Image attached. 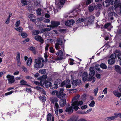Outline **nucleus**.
I'll use <instances>...</instances> for the list:
<instances>
[{"label":"nucleus","mask_w":121,"mask_h":121,"mask_svg":"<svg viewBox=\"0 0 121 121\" xmlns=\"http://www.w3.org/2000/svg\"><path fill=\"white\" fill-rule=\"evenodd\" d=\"M80 97V95L79 94L76 95L72 99L73 103L72 104V107L75 110L77 111L79 108L78 106L81 105L82 104L83 102L82 101H78L77 100Z\"/></svg>","instance_id":"f257e3e1"},{"label":"nucleus","mask_w":121,"mask_h":121,"mask_svg":"<svg viewBox=\"0 0 121 121\" xmlns=\"http://www.w3.org/2000/svg\"><path fill=\"white\" fill-rule=\"evenodd\" d=\"M64 91V89L61 88L60 89L59 91L55 90L52 92V94L53 95H56L58 98L61 99L66 97V95L63 93Z\"/></svg>","instance_id":"f03ea898"},{"label":"nucleus","mask_w":121,"mask_h":121,"mask_svg":"<svg viewBox=\"0 0 121 121\" xmlns=\"http://www.w3.org/2000/svg\"><path fill=\"white\" fill-rule=\"evenodd\" d=\"M44 60L42 58H38L35 60V64L34 65L35 68H39L42 67L44 65L43 62Z\"/></svg>","instance_id":"7ed1b4c3"},{"label":"nucleus","mask_w":121,"mask_h":121,"mask_svg":"<svg viewBox=\"0 0 121 121\" xmlns=\"http://www.w3.org/2000/svg\"><path fill=\"white\" fill-rule=\"evenodd\" d=\"M56 43L55 44V47L57 50L60 49V47L62 48L64 50V46L63 44L62 39L61 38H59L56 40Z\"/></svg>","instance_id":"20e7f679"},{"label":"nucleus","mask_w":121,"mask_h":121,"mask_svg":"<svg viewBox=\"0 0 121 121\" xmlns=\"http://www.w3.org/2000/svg\"><path fill=\"white\" fill-rule=\"evenodd\" d=\"M117 0H110V2H109L107 0H106L105 2L106 3L111 4L112 5L114 4H115V8L117 7H119L121 8V3H118L117 2Z\"/></svg>","instance_id":"39448f33"},{"label":"nucleus","mask_w":121,"mask_h":121,"mask_svg":"<svg viewBox=\"0 0 121 121\" xmlns=\"http://www.w3.org/2000/svg\"><path fill=\"white\" fill-rule=\"evenodd\" d=\"M70 81L68 79L63 82L61 83V86H65L67 88H70L71 87L70 84Z\"/></svg>","instance_id":"423d86ee"},{"label":"nucleus","mask_w":121,"mask_h":121,"mask_svg":"<svg viewBox=\"0 0 121 121\" xmlns=\"http://www.w3.org/2000/svg\"><path fill=\"white\" fill-rule=\"evenodd\" d=\"M47 78V76L46 75L43 76L40 78V86L42 87L43 86V85L45 84V83L47 81L46 79Z\"/></svg>","instance_id":"0eeeda50"},{"label":"nucleus","mask_w":121,"mask_h":121,"mask_svg":"<svg viewBox=\"0 0 121 121\" xmlns=\"http://www.w3.org/2000/svg\"><path fill=\"white\" fill-rule=\"evenodd\" d=\"M72 84L73 87L75 88L78 84L80 85L81 84V81L79 79L77 80H74L72 81Z\"/></svg>","instance_id":"6e6552de"},{"label":"nucleus","mask_w":121,"mask_h":121,"mask_svg":"<svg viewBox=\"0 0 121 121\" xmlns=\"http://www.w3.org/2000/svg\"><path fill=\"white\" fill-rule=\"evenodd\" d=\"M6 77L7 78L9 83H12L15 81L14 77L13 76L8 74L6 76Z\"/></svg>","instance_id":"1a4fd4ad"},{"label":"nucleus","mask_w":121,"mask_h":121,"mask_svg":"<svg viewBox=\"0 0 121 121\" xmlns=\"http://www.w3.org/2000/svg\"><path fill=\"white\" fill-rule=\"evenodd\" d=\"M63 52L61 50H60L57 53H56V54L58 56H59L57 58V59L58 60H62L63 59L62 56L63 55Z\"/></svg>","instance_id":"9d476101"},{"label":"nucleus","mask_w":121,"mask_h":121,"mask_svg":"<svg viewBox=\"0 0 121 121\" xmlns=\"http://www.w3.org/2000/svg\"><path fill=\"white\" fill-rule=\"evenodd\" d=\"M75 22L73 20H71L65 22V25L69 27L70 25H73Z\"/></svg>","instance_id":"9b49d317"},{"label":"nucleus","mask_w":121,"mask_h":121,"mask_svg":"<svg viewBox=\"0 0 121 121\" xmlns=\"http://www.w3.org/2000/svg\"><path fill=\"white\" fill-rule=\"evenodd\" d=\"M90 72L89 73V74L90 77H93L95 74V72L94 70V68L92 67H91L90 68Z\"/></svg>","instance_id":"f8f14e48"},{"label":"nucleus","mask_w":121,"mask_h":121,"mask_svg":"<svg viewBox=\"0 0 121 121\" xmlns=\"http://www.w3.org/2000/svg\"><path fill=\"white\" fill-rule=\"evenodd\" d=\"M51 26L52 27H57L60 24V23L59 22L52 21L51 22Z\"/></svg>","instance_id":"ddd939ff"},{"label":"nucleus","mask_w":121,"mask_h":121,"mask_svg":"<svg viewBox=\"0 0 121 121\" xmlns=\"http://www.w3.org/2000/svg\"><path fill=\"white\" fill-rule=\"evenodd\" d=\"M95 17L93 16H91L89 18H88L86 19V21L88 23L91 24L93 21V19L95 18Z\"/></svg>","instance_id":"4468645a"},{"label":"nucleus","mask_w":121,"mask_h":121,"mask_svg":"<svg viewBox=\"0 0 121 121\" xmlns=\"http://www.w3.org/2000/svg\"><path fill=\"white\" fill-rule=\"evenodd\" d=\"M35 39L37 41H39L41 43H43V40L42 38L39 35H37L34 37Z\"/></svg>","instance_id":"2eb2a0df"},{"label":"nucleus","mask_w":121,"mask_h":121,"mask_svg":"<svg viewBox=\"0 0 121 121\" xmlns=\"http://www.w3.org/2000/svg\"><path fill=\"white\" fill-rule=\"evenodd\" d=\"M65 98H62L61 99H63L59 101V104L60 106L63 107L66 104V99Z\"/></svg>","instance_id":"dca6fc26"},{"label":"nucleus","mask_w":121,"mask_h":121,"mask_svg":"<svg viewBox=\"0 0 121 121\" xmlns=\"http://www.w3.org/2000/svg\"><path fill=\"white\" fill-rule=\"evenodd\" d=\"M20 53L19 52H18L17 55L16 59L17 61V65L18 66L20 65L21 62L20 60Z\"/></svg>","instance_id":"f3484780"},{"label":"nucleus","mask_w":121,"mask_h":121,"mask_svg":"<svg viewBox=\"0 0 121 121\" xmlns=\"http://www.w3.org/2000/svg\"><path fill=\"white\" fill-rule=\"evenodd\" d=\"M50 100L51 102L53 104L57 102L58 101L57 99V98L54 97H52L50 98Z\"/></svg>","instance_id":"a211bd4d"},{"label":"nucleus","mask_w":121,"mask_h":121,"mask_svg":"<svg viewBox=\"0 0 121 121\" xmlns=\"http://www.w3.org/2000/svg\"><path fill=\"white\" fill-rule=\"evenodd\" d=\"M87 73L86 72H84L82 75V78L83 81H86L87 78Z\"/></svg>","instance_id":"6ab92c4d"},{"label":"nucleus","mask_w":121,"mask_h":121,"mask_svg":"<svg viewBox=\"0 0 121 121\" xmlns=\"http://www.w3.org/2000/svg\"><path fill=\"white\" fill-rule=\"evenodd\" d=\"M113 93L116 96L120 97L121 96V93L118 92L117 91H113Z\"/></svg>","instance_id":"aec40b11"},{"label":"nucleus","mask_w":121,"mask_h":121,"mask_svg":"<svg viewBox=\"0 0 121 121\" xmlns=\"http://www.w3.org/2000/svg\"><path fill=\"white\" fill-rule=\"evenodd\" d=\"M35 88L37 89L38 90L41 92H42L44 94H45L46 92L45 90L43 88H40L38 86H36Z\"/></svg>","instance_id":"412c9836"},{"label":"nucleus","mask_w":121,"mask_h":121,"mask_svg":"<svg viewBox=\"0 0 121 121\" xmlns=\"http://www.w3.org/2000/svg\"><path fill=\"white\" fill-rule=\"evenodd\" d=\"M74 109L73 108L72 106V107H70L67 108H66L65 111L66 112H69L70 113H72L73 111V110L72 109V108Z\"/></svg>","instance_id":"4be33fe9"},{"label":"nucleus","mask_w":121,"mask_h":121,"mask_svg":"<svg viewBox=\"0 0 121 121\" xmlns=\"http://www.w3.org/2000/svg\"><path fill=\"white\" fill-rule=\"evenodd\" d=\"M112 26L110 23H108L104 25V27L107 28L109 30H110L112 28Z\"/></svg>","instance_id":"5701e85b"},{"label":"nucleus","mask_w":121,"mask_h":121,"mask_svg":"<svg viewBox=\"0 0 121 121\" xmlns=\"http://www.w3.org/2000/svg\"><path fill=\"white\" fill-rule=\"evenodd\" d=\"M95 8H96V5H94V6L90 5L89 6L88 8L89 11L91 12L93 11Z\"/></svg>","instance_id":"b1692460"},{"label":"nucleus","mask_w":121,"mask_h":121,"mask_svg":"<svg viewBox=\"0 0 121 121\" xmlns=\"http://www.w3.org/2000/svg\"><path fill=\"white\" fill-rule=\"evenodd\" d=\"M81 11V9H74L72 11V13L75 16L78 14V12H80Z\"/></svg>","instance_id":"393cba45"},{"label":"nucleus","mask_w":121,"mask_h":121,"mask_svg":"<svg viewBox=\"0 0 121 121\" xmlns=\"http://www.w3.org/2000/svg\"><path fill=\"white\" fill-rule=\"evenodd\" d=\"M115 70L119 73L121 70V68L119 65H116L115 66Z\"/></svg>","instance_id":"a878e982"},{"label":"nucleus","mask_w":121,"mask_h":121,"mask_svg":"<svg viewBox=\"0 0 121 121\" xmlns=\"http://www.w3.org/2000/svg\"><path fill=\"white\" fill-rule=\"evenodd\" d=\"M21 84L22 85H26L28 86L29 87H30V86L27 84V82L24 80L22 79L20 81Z\"/></svg>","instance_id":"bb28decb"},{"label":"nucleus","mask_w":121,"mask_h":121,"mask_svg":"<svg viewBox=\"0 0 121 121\" xmlns=\"http://www.w3.org/2000/svg\"><path fill=\"white\" fill-rule=\"evenodd\" d=\"M40 31L38 30H34L32 31V33L33 35H38Z\"/></svg>","instance_id":"cd10ccee"},{"label":"nucleus","mask_w":121,"mask_h":121,"mask_svg":"<svg viewBox=\"0 0 121 121\" xmlns=\"http://www.w3.org/2000/svg\"><path fill=\"white\" fill-rule=\"evenodd\" d=\"M51 27H52L51 25H49V27L47 28L44 29H42L43 32L46 31H48L50 30H51Z\"/></svg>","instance_id":"c85d7f7f"},{"label":"nucleus","mask_w":121,"mask_h":121,"mask_svg":"<svg viewBox=\"0 0 121 121\" xmlns=\"http://www.w3.org/2000/svg\"><path fill=\"white\" fill-rule=\"evenodd\" d=\"M108 63L110 65H112L114 64L115 62V60L114 59H110L108 61Z\"/></svg>","instance_id":"c756f323"},{"label":"nucleus","mask_w":121,"mask_h":121,"mask_svg":"<svg viewBox=\"0 0 121 121\" xmlns=\"http://www.w3.org/2000/svg\"><path fill=\"white\" fill-rule=\"evenodd\" d=\"M32 62V60L31 58H29L27 61V64L29 66H30Z\"/></svg>","instance_id":"7c9ffc66"},{"label":"nucleus","mask_w":121,"mask_h":121,"mask_svg":"<svg viewBox=\"0 0 121 121\" xmlns=\"http://www.w3.org/2000/svg\"><path fill=\"white\" fill-rule=\"evenodd\" d=\"M29 49L32 51L34 54H35L36 51L35 48V47H31Z\"/></svg>","instance_id":"2f4dec72"},{"label":"nucleus","mask_w":121,"mask_h":121,"mask_svg":"<svg viewBox=\"0 0 121 121\" xmlns=\"http://www.w3.org/2000/svg\"><path fill=\"white\" fill-rule=\"evenodd\" d=\"M84 22V23L86 22V20L83 18H79L77 20L78 22Z\"/></svg>","instance_id":"473e14b6"},{"label":"nucleus","mask_w":121,"mask_h":121,"mask_svg":"<svg viewBox=\"0 0 121 121\" xmlns=\"http://www.w3.org/2000/svg\"><path fill=\"white\" fill-rule=\"evenodd\" d=\"M114 114L115 115L113 116L114 117L115 119L117 118L118 117H119L121 118V113H114Z\"/></svg>","instance_id":"72a5a7b5"},{"label":"nucleus","mask_w":121,"mask_h":121,"mask_svg":"<svg viewBox=\"0 0 121 121\" xmlns=\"http://www.w3.org/2000/svg\"><path fill=\"white\" fill-rule=\"evenodd\" d=\"M95 69L97 70H98L99 72H101L102 70L100 69V66L99 65H95Z\"/></svg>","instance_id":"f704fd0d"},{"label":"nucleus","mask_w":121,"mask_h":121,"mask_svg":"<svg viewBox=\"0 0 121 121\" xmlns=\"http://www.w3.org/2000/svg\"><path fill=\"white\" fill-rule=\"evenodd\" d=\"M114 117H114L113 116H112L107 117L106 118V120L107 121H111L115 119Z\"/></svg>","instance_id":"c9c22d12"},{"label":"nucleus","mask_w":121,"mask_h":121,"mask_svg":"<svg viewBox=\"0 0 121 121\" xmlns=\"http://www.w3.org/2000/svg\"><path fill=\"white\" fill-rule=\"evenodd\" d=\"M52 117V115L51 114L49 113L47 116V121H50Z\"/></svg>","instance_id":"e433bc0d"},{"label":"nucleus","mask_w":121,"mask_h":121,"mask_svg":"<svg viewBox=\"0 0 121 121\" xmlns=\"http://www.w3.org/2000/svg\"><path fill=\"white\" fill-rule=\"evenodd\" d=\"M51 85V83L50 82H47L45 83V86L46 87H49Z\"/></svg>","instance_id":"4c0bfd02"},{"label":"nucleus","mask_w":121,"mask_h":121,"mask_svg":"<svg viewBox=\"0 0 121 121\" xmlns=\"http://www.w3.org/2000/svg\"><path fill=\"white\" fill-rule=\"evenodd\" d=\"M40 100L42 102H44L46 100V98L44 95L41 96H40Z\"/></svg>","instance_id":"58836bf2"},{"label":"nucleus","mask_w":121,"mask_h":121,"mask_svg":"<svg viewBox=\"0 0 121 121\" xmlns=\"http://www.w3.org/2000/svg\"><path fill=\"white\" fill-rule=\"evenodd\" d=\"M21 2L23 4V6H24L27 4V0H21Z\"/></svg>","instance_id":"ea45409f"},{"label":"nucleus","mask_w":121,"mask_h":121,"mask_svg":"<svg viewBox=\"0 0 121 121\" xmlns=\"http://www.w3.org/2000/svg\"><path fill=\"white\" fill-rule=\"evenodd\" d=\"M21 35L22 37L24 38L26 37L27 36V34L24 32H22L21 33Z\"/></svg>","instance_id":"a19ab883"},{"label":"nucleus","mask_w":121,"mask_h":121,"mask_svg":"<svg viewBox=\"0 0 121 121\" xmlns=\"http://www.w3.org/2000/svg\"><path fill=\"white\" fill-rule=\"evenodd\" d=\"M90 77L88 81H91L92 80V82L94 83L95 82V78L94 77Z\"/></svg>","instance_id":"79ce46f5"},{"label":"nucleus","mask_w":121,"mask_h":121,"mask_svg":"<svg viewBox=\"0 0 121 121\" xmlns=\"http://www.w3.org/2000/svg\"><path fill=\"white\" fill-rule=\"evenodd\" d=\"M100 65L101 67L103 69H106L107 68V66L104 63L101 64Z\"/></svg>","instance_id":"37998d69"},{"label":"nucleus","mask_w":121,"mask_h":121,"mask_svg":"<svg viewBox=\"0 0 121 121\" xmlns=\"http://www.w3.org/2000/svg\"><path fill=\"white\" fill-rule=\"evenodd\" d=\"M39 73L41 74L45 73L46 72V70L45 69L40 70L39 71Z\"/></svg>","instance_id":"c03bdc74"},{"label":"nucleus","mask_w":121,"mask_h":121,"mask_svg":"<svg viewBox=\"0 0 121 121\" xmlns=\"http://www.w3.org/2000/svg\"><path fill=\"white\" fill-rule=\"evenodd\" d=\"M95 102L94 100H92L89 104V105L91 107H93L95 106Z\"/></svg>","instance_id":"a18cd8bd"},{"label":"nucleus","mask_w":121,"mask_h":121,"mask_svg":"<svg viewBox=\"0 0 121 121\" xmlns=\"http://www.w3.org/2000/svg\"><path fill=\"white\" fill-rule=\"evenodd\" d=\"M15 29L16 30L20 32H22L23 30L22 27H19L17 28H15Z\"/></svg>","instance_id":"49530a36"},{"label":"nucleus","mask_w":121,"mask_h":121,"mask_svg":"<svg viewBox=\"0 0 121 121\" xmlns=\"http://www.w3.org/2000/svg\"><path fill=\"white\" fill-rule=\"evenodd\" d=\"M49 52L51 53H53L55 50L53 49V47L51 46L49 48Z\"/></svg>","instance_id":"de8ad7c7"},{"label":"nucleus","mask_w":121,"mask_h":121,"mask_svg":"<svg viewBox=\"0 0 121 121\" xmlns=\"http://www.w3.org/2000/svg\"><path fill=\"white\" fill-rule=\"evenodd\" d=\"M116 56L117 55L115 53H114L111 55L110 57L111 59H114L116 58Z\"/></svg>","instance_id":"09e8293b"},{"label":"nucleus","mask_w":121,"mask_h":121,"mask_svg":"<svg viewBox=\"0 0 121 121\" xmlns=\"http://www.w3.org/2000/svg\"><path fill=\"white\" fill-rule=\"evenodd\" d=\"M94 93L95 94V96H97V94L98 92V88H96L94 90Z\"/></svg>","instance_id":"8fccbe9b"},{"label":"nucleus","mask_w":121,"mask_h":121,"mask_svg":"<svg viewBox=\"0 0 121 121\" xmlns=\"http://www.w3.org/2000/svg\"><path fill=\"white\" fill-rule=\"evenodd\" d=\"M41 10L40 9H38L36 10L37 14L38 15H40L41 13Z\"/></svg>","instance_id":"3c124183"},{"label":"nucleus","mask_w":121,"mask_h":121,"mask_svg":"<svg viewBox=\"0 0 121 121\" xmlns=\"http://www.w3.org/2000/svg\"><path fill=\"white\" fill-rule=\"evenodd\" d=\"M22 68L25 72L26 73L28 72V70L26 67L23 66L22 67Z\"/></svg>","instance_id":"603ef678"},{"label":"nucleus","mask_w":121,"mask_h":121,"mask_svg":"<svg viewBox=\"0 0 121 121\" xmlns=\"http://www.w3.org/2000/svg\"><path fill=\"white\" fill-rule=\"evenodd\" d=\"M75 117H73L69 119L67 121H75Z\"/></svg>","instance_id":"864d4df0"},{"label":"nucleus","mask_w":121,"mask_h":121,"mask_svg":"<svg viewBox=\"0 0 121 121\" xmlns=\"http://www.w3.org/2000/svg\"><path fill=\"white\" fill-rule=\"evenodd\" d=\"M26 91L27 92H28L29 93H31L32 90L30 88H26Z\"/></svg>","instance_id":"5fc2aeb1"},{"label":"nucleus","mask_w":121,"mask_h":121,"mask_svg":"<svg viewBox=\"0 0 121 121\" xmlns=\"http://www.w3.org/2000/svg\"><path fill=\"white\" fill-rule=\"evenodd\" d=\"M20 23V21L19 20L17 22L16 24H15V27H18L19 26Z\"/></svg>","instance_id":"6e6d98bb"},{"label":"nucleus","mask_w":121,"mask_h":121,"mask_svg":"<svg viewBox=\"0 0 121 121\" xmlns=\"http://www.w3.org/2000/svg\"><path fill=\"white\" fill-rule=\"evenodd\" d=\"M46 46L45 47V51L46 52H47L48 51V47H49V45L47 43L46 44Z\"/></svg>","instance_id":"4d7b16f0"},{"label":"nucleus","mask_w":121,"mask_h":121,"mask_svg":"<svg viewBox=\"0 0 121 121\" xmlns=\"http://www.w3.org/2000/svg\"><path fill=\"white\" fill-rule=\"evenodd\" d=\"M102 6V5L101 4H97L96 6V8L97 9H100L101 8Z\"/></svg>","instance_id":"13d9d810"},{"label":"nucleus","mask_w":121,"mask_h":121,"mask_svg":"<svg viewBox=\"0 0 121 121\" xmlns=\"http://www.w3.org/2000/svg\"><path fill=\"white\" fill-rule=\"evenodd\" d=\"M13 92V91H11L10 92L5 93V95L6 96H7L8 95H9L11 94Z\"/></svg>","instance_id":"bf43d9fd"},{"label":"nucleus","mask_w":121,"mask_h":121,"mask_svg":"<svg viewBox=\"0 0 121 121\" xmlns=\"http://www.w3.org/2000/svg\"><path fill=\"white\" fill-rule=\"evenodd\" d=\"M87 105H84L82 106L81 108L82 110H84L86 109V108H87Z\"/></svg>","instance_id":"052dcab7"},{"label":"nucleus","mask_w":121,"mask_h":121,"mask_svg":"<svg viewBox=\"0 0 121 121\" xmlns=\"http://www.w3.org/2000/svg\"><path fill=\"white\" fill-rule=\"evenodd\" d=\"M108 88L107 87L105 88L103 90V91L105 94H106L107 93Z\"/></svg>","instance_id":"680f3d73"},{"label":"nucleus","mask_w":121,"mask_h":121,"mask_svg":"<svg viewBox=\"0 0 121 121\" xmlns=\"http://www.w3.org/2000/svg\"><path fill=\"white\" fill-rule=\"evenodd\" d=\"M54 104H55V109H58L59 105L56 102Z\"/></svg>","instance_id":"e2e57ef3"},{"label":"nucleus","mask_w":121,"mask_h":121,"mask_svg":"<svg viewBox=\"0 0 121 121\" xmlns=\"http://www.w3.org/2000/svg\"><path fill=\"white\" fill-rule=\"evenodd\" d=\"M93 0H87L86 2V4L87 5H88Z\"/></svg>","instance_id":"0e129e2a"},{"label":"nucleus","mask_w":121,"mask_h":121,"mask_svg":"<svg viewBox=\"0 0 121 121\" xmlns=\"http://www.w3.org/2000/svg\"><path fill=\"white\" fill-rule=\"evenodd\" d=\"M61 4H63L65 3L66 0H60Z\"/></svg>","instance_id":"69168bd1"},{"label":"nucleus","mask_w":121,"mask_h":121,"mask_svg":"<svg viewBox=\"0 0 121 121\" xmlns=\"http://www.w3.org/2000/svg\"><path fill=\"white\" fill-rule=\"evenodd\" d=\"M116 32L117 34H120L121 33V30L120 29H118Z\"/></svg>","instance_id":"338daca9"},{"label":"nucleus","mask_w":121,"mask_h":121,"mask_svg":"<svg viewBox=\"0 0 121 121\" xmlns=\"http://www.w3.org/2000/svg\"><path fill=\"white\" fill-rule=\"evenodd\" d=\"M104 95H102L101 96H99V97L98 98V100L99 101H100L101 100V99H102L104 97Z\"/></svg>","instance_id":"774afa93"}]
</instances>
